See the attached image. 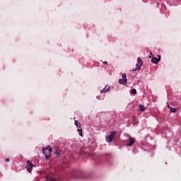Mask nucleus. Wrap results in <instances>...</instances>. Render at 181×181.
<instances>
[{"mask_svg": "<svg viewBox=\"0 0 181 181\" xmlns=\"http://www.w3.org/2000/svg\"><path fill=\"white\" fill-rule=\"evenodd\" d=\"M111 90V88L109 86L108 88H107V86H105L103 89L100 90V93H107V91H110Z\"/></svg>", "mask_w": 181, "mask_h": 181, "instance_id": "obj_7", "label": "nucleus"}, {"mask_svg": "<svg viewBox=\"0 0 181 181\" xmlns=\"http://www.w3.org/2000/svg\"><path fill=\"white\" fill-rule=\"evenodd\" d=\"M139 107L140 111H145V106L142 105H139Z\"/></svg>", "mask_w": 181, "mask_h": 181, "instance_id": "obj_10", "label": "nucleus"}, {"mask_svg": "<svg viewBox=\"0 0 181 181\" xmlns=\"http://www.w3.org/2000/svg\"><path fill=\"white\" fill-rule=\"evenodd\" d=\"M42 153L45 155V158L49 160L52 155V147L47 146L45 148H42Z\"/></svg>", "mask_w": 181, "mask_h": 181, "instance_id": "obj_1", "label": "nucleus"}, {"mask_svg": "<svg viewBox=\"0 0 181 181\" xmlns=\"http://www.w3.org/2000/svg\"><path fill=\"white\" fill-rule=\"evenodd\" d=\"M122 78H120L118 81L119 84H122L123 86H127V84L128 83V80L127 79V74H122Z\"/></svg>", "mask_w": 181, "mask_h": 181, "instance_id": "obj_2", "label": "nucleus"}, {"mask_svg": "<svg viewBox=\"0 0 181 181\" xmlns=\"http://www.w3.org/2000/svg\"><path fill=\"white\" fill-rule=\"evenodd\" d=\"M78 132L79 133L80 136H83V129H78Z\"/></svg>", "mask_w": 181, "mask_h": 181, "instance_id": "obj_12", "label": "nucleus"}, {"mask_svg": "<svg viewBox=\"0 0 181 181\" xmlns=\"http://www.w3.org/2000/svg\"><path fill=\"white\" fill-rule=\"evenodd\" d=\"M114 140V137L109 135L106 136V141L107 142H112V141Z\"/></svg>", "mask_w": 181, "mask_h": 181, "instance_id": "obj_8", "label": "nucleus"}, {"mask_svg": "<svg viewBox=\"0 0 181 181\" xmlns=\"http://www.w3.org/2000/svg\"><path fill=\"white\" fill-rule=\"evenodd\" d=\"M46 181H56V180H54L53 178H48V177H47Z\"/></svg>", "mask_w": 181, "mask_h": 181, "instance_id": "obj_16", "label": "nucleus"}, {"mask_svg": "<svg viewBox=\"0 0 181 181\" xmlns=\"http://www.w3.org/2000/svg\"><path fill=\"white\" fill-rule=\"evenodd\" d=\"M148 57L151 59L152 57H151V56H148Z\"/></svg>", "mask_w": 181, "mask_h": 181, "instance_id": "obj_19", "label": "nucleus"}, {"mask_svg": "<svg viewBox=\"0 0 181 181\" xmlns=\"http://www.w3.org/2000/svg\"><path fill=\"white\" fill-rule=\"evenodd\" d=\"M5 162H9V158H6V159L5 160Z\"/></svg>", "mask_w": 181, "mask_h": 181, "instance_id": "obj_18", "label": "nucleus"}, {"mask_svg": "<svg viewBox=\"0 0 181 181\" xmlns=\"http://www.w3.org/2000/svg\"><path fill=\"white\" fill-rule=\"evenodd\" d=\"M144 64V62H142V59L139 57L137 58V63L136 64V69H133V71H136V70H141V67H142V65Z\"/></svg>", "mask_w": 181, "mask_h": 181, "instance_id": "obj_3", "label": "nucleus"}, {"mask_svg": "<svg viewBox=\"0 0 181 181\" xmlns=\"http://www.w3.org/2000/svg\"><path fill=\"white\" fill-rule=\"evenodd\" d=\"M116 134H117V132H115V131H112L110 133V136H112L114 138V136H115Z\"/></svg>", "mask_w": 181, "mask_h": 181, "instance_id": "obj_13", "label": "nucleus"}, {"mask_svg": "<svg viewBox=\"0 0 181 181\" xmlns=\"http://www.w3.org/2000/svg\"><path fill=\"white\" fill-rule=\"evenodd\" d=\"M54 154L57 155V156H60V150L56 149Z\"/></svg>", "mask_w": 181, "mask_h": 181, "instance_id": "obj_11", "label": "nucleus"}, {"mask_svg": "<svg viewBox=\"0 0 181 181\" xmlns=\"http://www.w3.org/2000/svg\"><path fill=\"white\" fill-rule=\"evenodd\" d=\"M171 112H176V108L170 107Z\"/></svg>", "mask_w": 181, "mask_h": 181, "instance_id": "obj_15", "label": "nucleus"}, {"mask_svg": "<svg viewBox=\"0 0 181 181\" xmlns=\"http://www.w3.org/2000/svg\"><path fill=\"white\" fill-rule=\"evenodd\" d=\"M103 64H108V62L107 61L103 62Z\"/></svg>", "mask_w": 181, "mask_h": 181, "instance_id": "obj_17", "label": "nucleus"}, {"mask_svg": "<svg viewBox=\"0 0 181 181\" xmlns=\"http://www.w3.org/2000/svg\"><path fill=\"white\" fill-rule=\"evenodd\" d=\"M75 125H76L78 128H81V124H80V122H78V120H75Z\"/></svg>", "mask_w": 181, "mask_h": 181, "instance_id": "obj_9", "label": "nucleus"}, {"mask_svg": "<svg viewBox=\"0 0 181 181\" xmlns=\"http://www.w3.org/2000/svg\"><path fill=\"white\" fill-rule=\"evenodd\" d=\"M33 166H35V165L32 164V162L30 160L27 161L26 169L28 172L30 173V172H32L33 169Z\"/></svg>", "mask_w": 181, "mask_h": 181, "instance_id": "obj_4", "label": "nucleus"}, {"mask_svg": "<svg viewBox=\"0 0 181 181\" xmlns=\"http://www.w3.org/2000/svg\"><path fill=\"white\" fill-rule=\"evenodd\" d=\"M150 54H151V56H152V52H150Z\"/></svg>", "mask_w": 181, "mask_h": 181, "instance_id": "obj_20", "label": "nucleus"}, {"mask_svg": "<svg viewBox=\"0 0 181 181\" xmlns=\"http://www.w3.org/2000/svg\"><path fill=\"white\" fill-rule=\"evenodd\" d=\"M97 98H99V97H98V96H97Z\"/></svg>", "mask_w": 181, "mask_h": 181, "instance_id": "obj_21", "label": "nucleus"}, {"mask_svg": "<svg viewBox=\"0 0 181 181\" xmlns=\"http://www.w3.org/2000/svg\"><path fill=\"white\" fill-rule=\"evenodd\" d=\"M129 143L127 145V146H132V145L135 144V139L129 135Z\"/></svg>", "mask_w": 181, "mask_h": 181, "instance_id": "obj_5", "label": "nucleus"}, {"mask_svg": "<svg viewBox=\"0 0 181 181\" xmlns=\"http://www.w3.org/2000/svg\"><path fill=\"white\" fill-rule=\"evenodd\" d=\"M151 62L153 63H154L155 64H158V63H159V62H160V55H158V58H156V57H153L151 59Z\"/></svg>", "mask_w": 181, "mask_h": 181, "instance_id": "obj_6", "label": "nucleus"}, {"mask_svg": "<svg viewBox=\"0 0 181 181\" xmlns=\"http://www.w3.org/2000/svg\"><path fill=\"white\" fill-rule=\"evenodd\" d=\"M131 94H136V89H132Z\"/></svg>", "mask_w": 181, "mask_h": 181, "instance_id": "obj_14", "label": "nucleus"}]
</instances>
